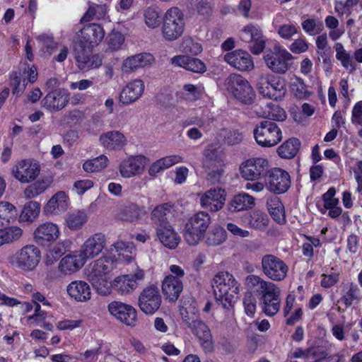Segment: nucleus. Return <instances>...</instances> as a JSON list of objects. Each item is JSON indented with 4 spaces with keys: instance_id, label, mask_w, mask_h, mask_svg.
I'll list each match as a JSON object with an SVG mask.
<instances>
[{
    "instance_id": "nucleus-1",
    "label": "nucleus",
    "mask_w": 362,
    "mask_h": 362,
    "mask_svg": "<svg viewBox=\"0 0 362 362\" xmlns=\"http://www.w3.org/2000/svg\"><path fill=\"white\" fill-rule=\"evenodd\" d=\"M118 260L111 255H103L91 262L87 269V278L97 291L105 295L108 291L107 275L117 268Z\"/></svg>"
},
{
    "instance_id": "nucleus-2",
    "label": "nucleus",
    "mask_w": 362,
    "mask_h": 362,
    "mask_svg": "<svg viewBox=\"0 0 362 362\" xmlns=\"http://www.w3.org/2000/svg\"><path fill=\"white\" fill-rule=\"evenodd\" d=\"M211 223L210 216L204 211H200L192 216L185 224L184 238L189 245H197L204 237Z\"/></svg>"
},
{
    "instance_id": "nucleus-3",
    "label": "nucleus",
    "mask_w": 362,
    "mask_h": 362,
    "mask_svg": "<svg viewBox=\"0 0 362 362\" xmlns=\"http://www.w3.org/2000/svg\"><path fill=\"white\" fill-rule=\"evenodd\" d=\"M257 143L262 147L276 146L282 139V132L278 125L270 120H262L253 130Z\"/></svg>"
},
{
    "instance_id": "nucleus-4",
    "label": "nucleus",
    "mask_w": 362,
    "mask_h": 362,
    "mask_svg": "<svg viewBox=\"0 0 362 362\" xmlns=\"http://www.w3.org/2000/svg\"><path fill=\"white\" fill-rule=\"evenodd\" d=\"M184 14L177 7L168 9L165 15L162 34L165 40L173 41L180 37L185 30Z\"/></svg>"
},
{
    "instance_id": "nucleus-5",
    "label": "nucleus",
    "mask_w": 362,
    "mask_h": 362,
    "mask_svg": "<svg viewBox=\"0 0 362 362\" xmlns=\"http://www.w3.org/2000/svg\"><path fill=\"white\" fill-rule=\"evenodd\" d=\"M257 89L264 97L281 100L286 93V81L273 75L262 76L257 83Z\"/></svg>"
},
{
    "instance_id": "nucleus-6",
    "label": "nucleus",
    "mask_w": 362,
    "mask_h": 362,
    "mask_svg": "<svg viewBox=\"0 0 362 362\" xmlns=\"http://www.w3.org/2000/svg\"><path fill=\"white\" fill-rule=\"evenodd\" d=\"M228 90L238 100L245 104H251L254 100V91L244 77L240 74H230L226 79Z\"/></svg>"
},
{
    "instance_id": "nucleus-7",
    "label": "nucleus",
    "mask_w": 362,
    "mask_h": 362,
    "mask_svg": "<svg viewBox=\"0 0 362 362\" xmlns=\"http://www.w3.org/2000/svg\"><path fill=\"white\" fill-rule=\"evenodd\" d=\"M261 264L263 274L273 281H282L287 276L288 266L281 259L274 255H264Z\"/></svg>"
},
{
    "instance_id": "nucleus-8",
    "label": "nucleus",
    "mask_w": 362,
    "mask_h": 362,
    "mask_svg": "<svg viewBox=\"0 0 362 362\" xmlns=\"http://www.w3.org/2000/svg\"><path fill=\"white\" fill-rule=\"evenodd\" d=\"M40 259V250L33 245H28L14 255L11 264L22 270L31 271L37 267Z\"/></svg>"
},
{
    "instance_id": "nucleus-9",
    "label": "nucleus",
    "mask_w": 362,
    "mask_h": 362,
    "mask_svg": "<svg viewBox=\"0 0 362 362\" xmlns=\"http://www.w3.org/2000/svg\"><path fill=\"white\" fill-rule=\"evenodd\" d=\"M269 162L263 158H252L243 162L240 166L241 176L247 180H257L266 176Z\"/></svg>"
},
{
    "instance_id": "nucleus-10",
    "label": "nucleus",
    "mask_w": 362,
    "mask_h": 362,
    "mask_svg": "<svg viewBox=\"0 0 362 362\" xmlns=\"http://www.w3.org/2000/svg\"><path fill=\"white\" fill-rule=\"evenodd\" d=\"M265 177L267 188L275 194L284 193L291 186L289 174L281 168H275L268 170Z\"/></svg>"
},
{
    "instance_id": "nucleus-11",
    "label": "nucleus",
    "mask_w": 362,
    "mask_h": 362,
    "mask_svg": "<svg viewBox=\"0 0 362 362\" xmlns=\"http://www.w3.org/2000/svg\"><path fill=\"white\" fill-rule=\"evenodd\" d=\"M161 304L159 289L154 285L146 287L139 297V306L142 312L148 315L153 314Z\"/></svg>"
},
{
    "instance_id": "nucleus-12",
    "label": "nucleus",
    "mask_w": 362,
    "mask_h": 362,
    "mask_svg": "<svg viewBox=\"0 0 362 362\" xmlns=\"http://www.w3.org/2000/svg\"><path fill=\"white\" fill-rule=\"evenodd\" d=\"M293 56L286 49H278L264 57L269 69L276 74L286 73L291 65Z\"/></svg>"
},
{
    "instance_id": "nucleus-13",
    "label": "nucleus",
    "mask_w": 362,
    "mask_h": 362,
    "mask_svg": "<svg viewBox=\"0 0 362 362\" xmlns=\"http://www.w3.org/2000/svg\"><path fill=\"white\" fill-rule=\"evenodd\" d=\"M240 39L250 44L249 47L254 54H259L265 47L262 30L257 25L249 24L244 27L240 33Z\"/></svg>"
},
{
    "instance_id": "nucleus-14",
    "label": "nucleus",
    "mask_w": 362,
    "mask_h": 362,
    "mask_svg": "<svg viewBox=\"0 0 362 362\" xmlns=\"http://www.w3.org/2000/svg\"><path fill=\"white\" fill-rule=\"evenodd\" d=\"M108 311L122 323L134 327L137 322L136 310L130 305L119 301H112L108 305Z\"/></svg>"
},
{
    "instance_id": "nucleus-15",
    "label": "nucleus",
    "mask_w": 362,
    "mask_h": 362,
    "mask_svg": "<svg viewBox=\"0 0 362 362\" xmlns=\"http://www.w3.org/2000/svg\"><path fill=\"white\" fill-rule=\"evenodd\" d=\"M105 246V235L102 233H96L83 243L78 252L86 262L88 259H93L100 254Z\"/></svg>"
},
{
    "instance_id": "nucleus-16",
    "label": "nucleus",
    "mask_w": 362,
    "mask_h": 362,
    "mask_svg": "<svg viewBox=\"0 0 362 362\" xmlns=\"http://www.w3.org/2000/svg\"><path fill=\"white\" fill-rule=\"evenodd\" d=\"M69 100L65 89L57 88L49 91L41 100V106L50 112H57L64 108Z\"/></svg>"
},
{
    "instance_id": "nucleus-17",
    "label": "nucleus",
    "mask_w": 362,
    "mask_h": 362,
    "mask_svg": "<svg viewBox=\"0 0 362 362\" xmlns=\"http://www.w3.org/2000/svg\"><path fill=\"white\" fill-rule=\"evenodd\" d=\"M226 192L221 187L210 189L205 192L200 198L202 207L210 211L221 210L226 202Z\"/></svg>"
},
{
    "instance_id": "nucleus-18",
    "label": "nucleus",
    "mask_w": 362,
    "mask_h": 362,
    "mask_svg": "<svg viewBox=\"0 0 362 362\" xmlns=\"http://www.w3.org/2000/svg\"><path fill=\"white\" fill-rule=\"evenodd\" d=\"M12 173L15 178L21 182H29L35 180L40 173V164L37 161L23 160L19 162L13 169Z\"/></svg>"
},
{
    "instance_id": "nucleus-19",
    "label": "nucleus",
    "mask_w": 362,
    "mask_h": 362,
    "mask_svg": "<svg viewBox=\"0 0 362 362\" xmlns=\"http://www.w3.org/2000/svg\"><path fill=\"white\" fill-rule=\"evenodd\" d=\"M211 286L215 296H221L227 290H231L235 294L239 293V284L233 276L228 272H219L213 279Z\"/></svg>"
},
{
    "instance_id": "nucleus-20",
    "label": "nucleus",
    "mask_w": 362,
    "mask_h": 362,
    "mask_svg": "<svg viewBox=\"0 0 362 362\" xmlns=\"http://www.w3.org/2000/svg\"><path fill=\"white\" fill-rule=\"evenodd\" d=\"M146 165V158L144 156H129L121 162L119 170L122 177L129 178L141 175Z\"/></svg>"
},
{
    "instance_id": "nucleus-21",
    "label": "nucleus",
    "mask_w": 362,
    "mask_h": 362,
    "mask_svg": "<svg viewBox=\"0 0 362 362\" xmlns=\"http://www.w3.org/2000/svg\"><path fill=\"white\" fill-rule=\"evenodd\" d=\"M144 278V272L138 269L133 274L117 276L115 279L112 286L121 294H127L134 290L139 281Z\"/></svg>"
},
{
    "instance_id": "nucleus-22",
    "label": "nucleus",
    "mask_w": 362,
    "mask_h": 362,
    "mask_svg": "<svg viewBox=\"0 0 362 362\" xmlns=\"http://www.w3.org/2000/svg\"><path fill=\"white\" fill-rule=\"evenodd\" d=\"M35 242L43 247H48L59 235V230L56 224L46 222L40 224L34 231Z\"/></svg>"
},
{
    "instance_id": "nucleus-23",
    "label": "nucleus",
    "mask_w": 362,
    "mask_h": 362,
    "mask_svg": "<svg viewBox=\"0 0 362 362\" xmlns=\"http://www.w3.org/2000/svg\"><path fill=\"white\" fill-rule=\"evenodd\" d=\"M224 60L231 66L241 71H249L254 68L250 54L241 49L227 53L224 56Z\"/></svg>"
},
{
    "instance_id": "nucleus-24",
    "label": "nucleus",
    "mask_w": 362,
    "mask_h": 362,
    "mask_svg": "<svg viewBox=\"0 0 362 362\" xmlns=\"http://www.w3.org/2000/svg\"><path fill=\"white\" fill-rule=\"evenodd\" d=\"M144 83L141 79H135L128 83L122 90L119 101L124 105L132 104L138 100L144 93Z\"/></svg>"
},
{
    "instance_id": "nucleus-25",
    "label": "nucleus",
    "mask_w": 362,
    "mask_h": 362,
    "mask_svg": "<svg viewBox=\"0 0 362 362\" xmlns=\"http://www.w3.org/2000/svg\"><path fill=\"white\" fill-rule=\"evenodd\" d=\"M192 333L194 334L201 341L202 346L206 352L213 350L214 343L212 341V334L209 327L199 318L189 327Z\"/></svg>"
},
{
    "instance_id": "nucleus-26",
    "label": "nucleus",
    "mask_w": 362,
    "mask_h": 362,
    "mask_svg": "<svg viewBox=\"0 0 362 362\" xmlns=\"http://www.w3.org/2000/svg\"><path fill=\"white\" fill-rule=\"evenodd\" d=\"M154 62V57L150 53H140L127 57L122 64L124 72L134 71L139 69L150 66Z\"/></svg>"
},
{
    "instance_id": "nucleus-27",
    "label": "nucleus",
    "mask_w": 362,
    "mask_h": 362,
    "mask_svg": "<svg viewBox=\"0 0 362 362\" xmlns=\"http://www.w3.org/2000/svg\"><path fill=\"white\" fill-rule=\"evenodd\" d=\"M81 33V35L79 40L93 47L98 45L103 40L105 35L103 28L96 23L84 26Z\"/></svg>"
},
{
    "instance_id": "nucleus-28",
    "label": "nucleus",
    "mask_w": 362,
    "mask_h": 362,
    "mask_svg": "<svg viewBox=\"0 0 362 362\" xmlns=\"http://www.w3.org/2000/svg\"><path fill=\"white\" fill-rule=\"evenodd\" d=\"M182 289V281L177 276L169 275L163 281V293L170 301H175L180 296Z\"/></svg>"
},
{
    "instance_id": "nucleus-29",
    "label": "nucleus",
    "mask_w": 362,
    "mask_h": 362,
    "mask_svg": "<svg viewBox=\"0 0 362 362\" xmlns=\"http://www.w3.org/2000/svg\"><path fill=\"white\" fill-rule=\"evenodd\" d=\"M172 206L165 203L157 206L151 214V220L156 230L170 227L169 218L171 216Z\"/></svg>"
},
{
    "instance_id": "nucleus-30",
    "label": "nucleus",
    "mask_w": 362,
    "mask_h": 362,
    "mask_svg": "<svg viewBox=\"0 0 362 362\" xmlns=\"http://www.w3.org/2000/svg\"><path fill=\"white\" fill-rule=\"evenodd\" d=\"M93 47L83 42L81 40L75 42L74 45V54L80 69L89 68L93 66L90 62Z\"/></svg>"
},
{
    "instance_id": "nucleus-31",
    "label": "nucleus",
    "mask_w": 362,
    "mask_h": 362,
    "mask_svg": "<svg viewBox=\"0 0 362 362\" xmlns=\"http://www.w3.org/2000/svg\"><path fill=\"white\" fill-rule=\"evenodd\" d=\"M86 261L78 252L63 257L58 266L59 271L64 274H70L81 268Z\"/></svg>"
},
{
    "instance_id": "nucleus-32",
    "label": "nucleus",
    "mask_w": 362,
    "mask_h": 362,
    "mask_svg": "<svg viewBox=\"0 0 362 362\" xmlns=\"http://www.w3.org/2000/svg\"><path fill=\"white\" fill-rule=\"evenodd\" d=\"M171 61L173 64L194 73L203 74L206 71L205 64L197 58L185 55L176 56L173 57Z\"/></svg>"
},
{
    "instance_id": "nucleus-33",
    "label": "nucleus",
    "mask_w": 362,
    "mask_h": 362,
    "mask_svg": "<svg viewBox=\"0 0 362 362\" xmlns=\"http://www.w3.org/2000/svg\"><path fill=\"white\" fill-rule=\"evenodd\" d=\"M255 198L247 194L240 193L235 195L227 204V209L231 213L248 210L255 206Z\"/></svg>"
},
{
    "instance_id": "nucleus-34",
    "label": "nucleus",
    "mask_w": 362,
    "mask_h": 362,
    "mask_svg": "<svg viewBox=\"0 0 362 362\" xmlns=\"http://www.w3.org/2000/svg\"><path fill=\"white\" fill-rule=\"evenodd\" d=\"M102 145L107 150H119L126 145L127 139L118 131H111L102 134L99 139Z\"/></svg>"
},
{
    "instance_id": "nucleus-35",
    "label": "nucleus",
    "mask_w": 362,
    "mask_h": 362,
    "mask_svg": "<svg viewBox=\"0 0 362 362\" xmlns=\"http://www.w3.org/2000/svg\"><path fill=\"white\" fill-rule=\"evenodd\" d=\"M68 197L63 191H59L53 195L43 209L45 214L61 213L68 207Z\"/></svg>"
},
{
    "instance_id": "nucleus-36",
    "label": "nucleus",
    "mask_w": 362,
    "mask_h": 362,
    "mask_svg": "<svg viewBox=\"0 0 362 362\" xmlns=\"http://www.w3.org/2000/svg\"><path fill=\"white\" fill-rule=\"evenodd\" d=\"M68 294L77 301L83 302L90 298L89 285L83 281H74L67 286Z\"/></svg>"
},
{
    "instance_id": "nucleus-37",
    "label": "nucleus",
    "mask_w": 362,
    "mask_h": 362,
    "mask_svg": "<svg viewBox=\"0 0 362 362\" xmlns=\"http://www.w3.org/2000/svg\"><path fill=\"white\" fill-rule=\"evenodd\" d=\"M157 236L160 243L170 249L175 248L180 241V236L175 232L172 226L163 227L156 230Z\"/></svg>"
},
{
    "instance_id": "nucleus-38",
    "label": "nucleus",
    "mask_w": 362,
    "mask_h": 362,
    "mask_svg": "<svg viewBox=\"0 0 362 362\" xmlns=\"http://www.w3.org/2000/svg\"><path fill=\"white\" fill-rule=\"evenodd\" d=\"M144 214V211L142 207L134 203H130L121 209L118 216L123 221L135 223L139 221Z\"/></svg>"
},
{
    "instance_id": "nucleus-39",
    "label": "nucleus",
    "mask_w": 362,
    "mask_h": 362,
    "mask_svg": "<svg viewBox=\"0 0 362 362\" xmlns=\"http://www.w3.org/2000/svg\"><path fill=\"white\" fill-rule=\"evenodd\" d=\"M300 147V141L297 138H291L284 142L277 149L281 158L291 159L295 157Z\"/></svg>"
},
{
    "instance_id": "nucleus-40",
    "label": "nucleus",
    "mask_w": 362,
    "mask_h": 362,
    "mask_svg": "<svg viewBox=\"0 0 362 362\" xmlns=\"http://www.w3.org/2000/svg\"><path fill=\"white\" fill-rule=\"evenodd\" d=\"M87 221L86 211L81 210L68 213L65 218L66 226L71 230L81 229Z\"/></svg>"
},
{
    "instance_id": "nucleus-41",
    "label": "nucleus",
    "mask_w": 362,
    "mask_h": 362,
    "mask_svg": "<svg viewBox=\"0 0 362 362\" xmlns=\"http://www.w3.org/2000/svg\"><path fill=\"white\" fill-rule=\"evenodd\" d=\"M52 182V178L51 177H47L37 180L25 188L24 191L25 197L28 199L37 197L44 192L50 186Z\"/></svg>"
},
{
    "instance_id": "nucleus-42",
    "label": "nucleus",
    "mask_w": 362,
    "mask_h": 362,
    "mask_svg": "<svg viewBox=\"0 0 362 362\" xmlns=\"http://www.w3.org/2000/svg\"><path fill=\"white\" fill-rule=\"evenodd\" d=\"M226 231L221 226H214L206 234L205 243L209 246H217L226 240Z\"/></svg>"
},
{
    "instance_id": "nucleus-43",
    "label": "nucleus",
    "mask_w": 362,
    "mask_h": 362,
    "mask_svg": "<svg viewBox=\"0 0 362 362\" xmlns=\"http://www.w3.org/2000/svg\"><path fill=\"white\" fill-rule=\"evenodd\" d=\"M17 215L15 206L7 202H0V226L9 223Z\"/></svg>"
},
{
    "instance_id": "nucleus-44",
    "label": "nucleus",
    "mask_w": 362,
    "mask_h": 362,
    "mask_svg": "<svg viewBox=\"0 0 362 362\" xmlns=\"http://www.w3.org/2000/svg\"><path fill=\"white\" fill-rule=\"evenodd\" d=\"M264 117L272 121H284L286 118L285 110L277 105L268 103L264 111Z\"/></svg>"
},
{
    "instance_id": "nucleus-45",
    "label": "nucleus",
    "mask_w": 362,
    "mask_h": 362,
    "mask_svg": "<svg viewBox=\"0 0 362 362\" xmlns=\"http://www.w3.org/2000/svg\"><path fill=\"white\" fill-rule=\"evenodd\" d=\"M218 163L211 168H204L206 172V180L214 185L221 182L225 173L223 161H219Z\"/></svg>"
},
{
    "instance_id": "nucleus-46",
    "label": "nucleus",
    "mask_w": 362,
    "mask_h": 362,
    "mask_svg": "<svg viewBox=\"0 0 362 362\" xmlns=\"http://www.w3.org/2000/svg\"><path fill=\"white\" fill-rule=\"evenodd\" d=\"M108 159L104 156H100L94 159L87 160L83 164L86 172L93 173L103 170L107 165Z\"/></svg>"
},
{
    "instance_id": "nucleus-47",
    "label": "nucleus",
    "mask_w": 362,
    "mask_h": 362,
    "mask_svg": "<svg viewBox=\"0 0 362 362\" xmlns=\"http://www.w3.org/2000/svg\"><path fill=\"white\" fill-rule=\"evenodd\" d=\"M272 218L279 224L286 223L284 206L279 200L272 201L268 207Z\"/></svg>"
},
{
    "instance_id": "nucleus-48",
    "label": "nucleus",
    "mask_w": 362,
    "mask_h": 362,
    "mask_svg": "<svg viewBox=\"0 0 362 362\" xmlns=\"http://www.w3.org/2000/svg\"><path fill=\"white\" fill-rule=\"evenodd\" d=\"M40 206L37 202H29L27 203L21 214L20 218L23 221L32 222L38 216L40 213Z\"/></svg>"
},
{
    "instance_id": "nucleus-49",
    "label": "nucleus",
    "mask_w": 362,
    "mask_h": 362,
    "mask_svg": "<svg viewBox=\"0 0 362 362\" xmlns=\"http://www.w3.org/2000/svg\"><path fill=\"white\" fill-rule=\"evenodd\" d=\"M336 58L341 62V65L346 68H351L350 71L352 72L356 69V66L352 62V59L349 53L346 52L341 43L337 42L335 45Z\"/></svg>"
},
{
    "instance_id": "nucleus-50",
    "label": "nucleus",
    "mask_w": 362,
    "mask_h": 362,
    "mask_svg": "<svg viewBox=\"0 0 362 362\" xmlns=\"http://www.w3.org/2000/svg\"><path fill=\"white\" fill-rule=\"evenodd\" d=\"M362 298L361 290L356 285L351 284L347 292L341 298L346 308L351 306L353 303H358Z\"/></svg>"
},
{
    "instance_id": "nucleus-51",
    "label": "nucleus",
    "mask_w": 362,
    "mask_h": 362,
    "mask_svg": "<svg viewBox=\"0 0 362 362\" xmlns=\"http://www.w3.org/2000/svg\"><path fill=\"white\" fill-rule=\"evenodd\" d=\"M268 222L267 214L260 211H255L249 216L248 224L255 229H262L267 226Z\"/></svg>"
},
{
    "instance_id": "nucleus-52",
    "label": "nucleus",
    "mask_w": 362,
    "mask_h": 362,
    "mask_svg": "<svg viewBox=\"0 0 362 362\" xmlns=\"http://www.w3.org/2000/svg\"><path fill=\"white\" fill-rule=\"evenodd\" d=\"M263 312L268 316L276 315L281 306L280 296L273 297L269 299H263L261 300Z\"/></svg>"
},
{
    "instance_id": "nucleus-53",
    "label": "nucleus",
    "mask_w": 362,
    "mask_h": 362,
    "mask_svg": "<svg viewBox=\"0 0 362 362\" xmlns=\"http://www.w3.org/2000/svg\"><path fill=\"white\" fill-rule=\"evenodd\" d=\"M291 88L295 97L298 99H306L310 95L303 80L300 78H296L291 83Z\"/></svg>"
},
{
    "instance_id": "nucleus-54",
    "label": "nucleus",
    "mask_w": 362,
    "mask_h": 362,
    "mask_svg": "<svg viewBox=\"0 0 362 362\" xmlns=\"http://www.w3.org/2000/svg\"><path fill=\"white\" fill-rule=\"evenodd\" d=\"M105 9L102 5L93 4L89 6L88 11L82 17L81 22H89L93 19H100L105 15Z\"/></svg>"
},
{
    "instance_id": "nucleus-55",
    "label": "nucleus",
    "mask_w": 362,
    "mask_h": 362,
    "mask_svg": "<svg viewBox=\"0 0 362 362\" xmlns=\"http://www.w3.org/2000/svg\"><path fill=\"white\" fill-rule=\"evenodd\" d=\"M145 23L149 28H156L160 23V16L158 11L153 7L147 8L144 13Z\"/></svg>"
},
{
    "instance_id": "nucleus-56",
    "label": "nucleus",
    "mask_w": 362,
    "mask_h": 362,
    "mask_svg": "<svg viewBox=\"0 0 362 362\" xmlns=\"http://www.w3.org/2000/svg\"><path fill=\"white\" fill-rule=\"evenodd\" d=\"M180 312L183 322L189 328L199 318L197 310L194 307L182 306Z\"/></svg>"
},
{
    "instance_id": "nucleus-57",
    "label": "nucleus",
    "mask_w": 362,
    "mask_h": 362,
    "mask_svg": "<svg viewBox=\"0 0 362 362\" xmlns=\"http://www.w3.org/2000/svg\"><path fill=\"white\" fill-rule=\"evenodd\" d=\"M223 161L218 155V151L212 147H207L204 151V168H211L218 165V162Z\"/></svg>"
},
{
    "instance_id": "nucleus-58",
    "label": "nucleus",
    "mask_w": 362,
    "mask_h": 362,
    "mask_svg": "<svg viewBox=\"0 0 362 362\" xmlns=\"http://www.w3.org/2000/svg\"><path fill=\"white\" fill-rule=\"evenodd\" d=\"M6 244L18 241L23 235V230L18 226H9L2 228Z\"/></svg>"
},
{
    "instance_id": "nucleus-59",
    "label": "nucleus",
    "mask_w": 362,
    "mask_h": 362,
    "mask_svg": "<svg viewBox=\"0 0 362 362\" xmlns=\"http://www.w3.org/2000/svg\"><path fill=\"white\" fill-rule=\"evenodd\" d=\"M243 302L245 313L248 316L253 317L256 310L257 300L252 292L247 291L245 293Z\"/></svg>"
},
{
    "instance_id": "nucleus-60",
    "label": "nucleus",
    "mask_w": 362,
    "mask_h": 362,
    "mask_svg": "<svg viewBox=\"0 0 362 362\" xmlns=\"http://www.w3.org/2000/svg\"><path fill=\"white\" fill-rule=\"evenodd\" d=\"M213 7V3L209 0H199L196 4L197 13L204 18H208L211 16Z\"/></svg>"
},
{
    "instance_id": "nucleus-61",
    "label": "nucleus",
    "mask_w": 362,
    "mask_h": 362,
    "mask_svg": "<svg viewBox=\"0 0 362 362\" xmlns=\"http://www.w3.org/2000/svg\"><path fill=\"white\" fill-rule=\"evenodd\" d=\"M238 294L231 292V290H227L226 293H222L221 296H215L217 301H221L223 308H227L228 306H233L238 298Z\"/></svg>"
},
{
    "instance_id": "nucleus-62",
    "label": "nucleus",
    "mask_w": 362,
    "mask_h": 362,
    "mask_svg": "<svg viewBox=\"0 0 362 362\" xmlns=\"http://www.w3.org/2000/svg\"><path fill=\"white\" fill-rule=\"evenodd\" d=\"M225 141L229 145H235L242 141L243 136L238 130L223 129Z\"/></svg>"
},
{
    "instance_id": "nucleus-63",
    "label": "nucleus",
    "mask_w": 362,
    "mask_h": 362,
    "mask_svg": "<svg viewBox=\"0 0 362 362\" xmlns=\"http://www.w3.org/2000/svg\"><path fill=\"white\" fill-rule=\"evenodd\" d=\"M124 40V36L119 32H112L108 36L110 48L117 50L120 48Z\"/></svg>"
},
{
    "instance_id": "nucleus-64",
    "label": "nucleus",
    "mask_w": 362,
    "mask_h": 362,
    "mask_svg": "<svg viewBox=\"0 0 362 362\" xmlns=\"http://www.w3.org/2000/svg\"><path fill=\"white\" fill-rule=\"evenodd\" d=\"M339 279V274L337 272H331L329 274L322 275L321 286L324 288H330L335 285Z\"/></svg>"
}]
</instances>
